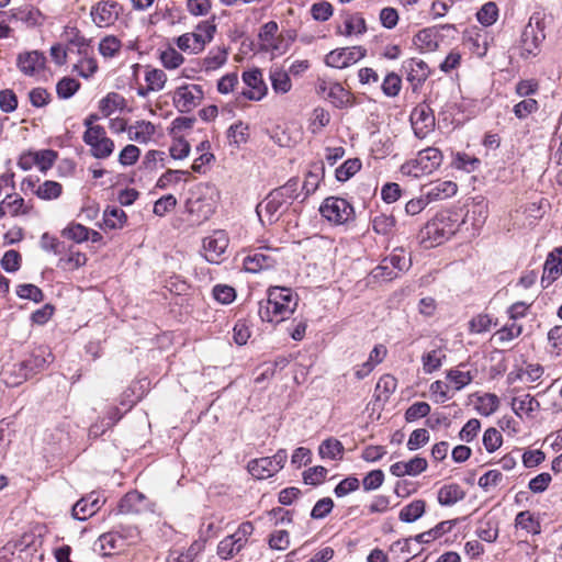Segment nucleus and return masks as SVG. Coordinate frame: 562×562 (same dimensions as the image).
Listing matches in <instances>:
<instances>
[{
	"instance_id": "nucleus-19",
	"label": "nucleus",
	"mask_w": 562,
	"mask_h": 562,
	"mask_svg": "<svg viewBox=\"0 0 562 562\" xmlns=\"http://www.w3.org/2000/svg\"><path fill=\"white\" fill-rule=\"evenodd\" d=\"M562 274V247L554 248L547 256L541 278L542 288L551 285Z\"/></svg>"
},
{
	"instance_id": "nucleus-23",
	"label": "nucleus",
	"mask_w": 562,
	"mask_h": 562,
	"mask_svg": "<svg viewBox=\"0 0 562 562\" xmlns=\"http://www.w3.org/2000/svg\"><path fill=\"white\" fill-rule=\"evenodd\" d=\"M403 68L406 72L407 80L412 83L413 89H417L428 77L429 69L425 61L411 58L404 63Z\"/></svg>"
},
{
	"instance_id": "nucleus-43",
	"label": "nucleus",
	"mask_w": 562,
	"mask_h": 562,
	"mask_svg": "<svg viewBox=\"0 0 562 562\" xmlns=\"http://www.w3.org/2000/svg\"><path fill=\"white\" fill-rule=\"evenodd\" d=\"M499 406V400L497 395L493 393H485L477 398L476 409L483 416H490L494 414Z\"/></svg>"
},
{
	"instance_id": "nucleus-38",
	"label": "nucleus",
	"mask_w": 562,
	"mask_h": 562,
	"mask_svg": "<svg viewBox=\"0 0 562 562\" xmlns=\"http://www.w3.org/2000/svg\"><path fill=\"white\" fill-rule=\"evenodd\" d=\"M425 508H426L425 501L415 499L401 509V512L398 514V518L401 521H404V522H414L424 515Z\"/></svg>"
},
{
	"instance_id": "nucleus-1",
	"label": "nucleus",
	"mask_w": 562,
	"mask_h": 562,
	"mask_svg": "<svg viewBox=\"0 0 562 562\" xmlns=\"http://www.w3.org/2000/svg\"><path fill=\"white\" fill-rule=\"evenodd\" d=\"M297 306V296L289 288L270 286L267 300L259 302L258 314L261 321L280 323L289 318Z\"/></svg>"
},
{
	"instance_id": "nucleus-8",
	"label": "nucleus",
	"mask_w": 562,
	"mask_h": 562,
	"mask_svg": "<svg viewBox=\"0 0 562 562\" xmlns=\"http://www.w3.org/2000/svg\"><path fill=\"white\" fill-rule=\"evenodd\" d=\"M411 261L406 258L403 249H394L390 256L385 257L381 263L373 270L374 278L392 280L401 272L408 269Z\"/></svg>"
},
{
	"instance_id": "nucleus-55",
	"label": "nucleus",
	"mask_w": 562,
	"mask_h": 562,
	"mask_svg": "<svg viewBox=\"0 0 562 562\" xmlns=\"http://www.w3.org/2000/svg\"><path fill=\"white\" fill-rule=\"evenodd\" d=\"M522 333V326L517 324L515 321L510 324H506L495 333V337L499 342H507L517 337Z\"/></svg>"
},
{
	"instance_id": "nucleus-34",
	"label": "nucleus",
	"mask_w": 562,
	"mask_h": 562,
	"mask_svg": "<svg viewBox=\"0 0 562 562\" xmlns=\"http://www.w3.org/2000/svg\"><path fill=\"white\" fill-rule=\"evenodd\" d=\"M345 448L336 438L325 439L318 447V453L322 459L340 460L342 459Z\"/></svg>"
},
{
	"instance_id": "nucleus-47",
	"label": "nucleus",
	"mask_w": 562,
	"mask_h": 562,
	"mask_svg": "<svg viewBox=\"0 0 562 562\" xmlns=\"http://www.w3.org/2000/svg\"><path fill=\"white\" fill-rule=\"evenodd\" d=\"M86 262L87 256L83 252L70 249L66 257L59 259L58 267L74 270L85 266Z\"/></svg>"
},
{
	"instance_id": "nucleus-33",
	"label": "nucleus",
	"mask_w": 562,
	"mask_h": 562,
	"mask_svg": "<svg viewBox=\"0 0 562 562\" xmlns=\"http://www.w3.org/2000/svg\"><path fill=\"white\" fill-rule=\"evenodd\" d=\"M12 18L21 21L29 27L42 25L45 21V16L41 11L33 7H25L16 10V12L12 14Z\"/></svg>"
},
{
	"instance_id": "nucleus-26",
	"label": "nucleus",
	"mask_w": 562,
	"mask_h": 562,
	"mask_svg": "<svg viewBox=\"0 0 562 562\" xmlns=\"http://www.w3.org/2000/svg\"><path fill=\"white\" fill-rule=\"evenodd\" d=\"M156 132L155 125L148 121H138L127 128L130 140L147 144Z\"/></svg>"
},
{
	"instance_id": "nucleus-24",
	"label": "nucleus",
	"mask_w": 562,
	"mask_h": 562,
	"mask_svg": "<svg viewBox=\"0 0 562 562\" xmlns=\"http://www.w3.org/2000/svg\"><path fill=\"white\" fill-rule=\"evenodd\" d=\"M415 162L422 172L430 173L441 165L442 154L438 148L428 147L418 153Z\"/></svg>"
},
{
	"instance_id": "nucleus-46",
	"label": "nucleus",
	"mask_w": 562,
	"mask_h": 562,
	"mask_svg": "<svg viewBox=\"0 0 562 562\" xmlns=\"http://www.w3.org/2000/svg\"><path fill=\"white\" fill-rule=\"evenodd\" d=\"M124 103V98L119 93H109L99 103V110L102 115L108 117L115 112L116 109L121 108Z\"/></svg>"
},
{
	"instance_id": "nucleus-30",
	"label": "nucleus",
	"mask_w": 562,
	"mask_h": 562,
	"mask_svg": "<svg viewBox=\"0 0 562 562\" xmlns=\"http://www.w3.org/2000/svg\"><path fill=\"white\" fill-rule=\"evenodd\" d=\"M464 496V491L456 483L443 485L438 491V502L442 506H452L463 499Z\"/></svg>"
},
{
	"instance_id": "nucleus-4",
	"label": "nucleus",
	"mask_w": 562,
	"mask_h": 562,
	"mask_svg": "<svg viewBox=\"0 0 562 562\" xmlns=\"http://www.w3.org/2000/svg\"><path fill=\"white\" fill-rule=\"evenodd\" d=\"M218 200V191L210 183H199L191 191L187 200V210L194 215L196 221L209 220L215 212Z\"/></svg>"
},
{
	"instance_id": "nucleus-31",
	"label": "nucleus",
	"mask_w": 562,
	"mask_h": 562,
	"mask_svg": "<svg viewBox=\"0 0 562 562\" xmlns=\"http://www.w3.org/2000/svg\"><path fill=\"white\" fill-rule=\"evenodd\" d=\"M262 50L270 52L271 57L283 55L290 45L285 37H256Z\"/></svg>"
},
{
	"instance_id": "nucleus-37",
	"label": "nucleus",
	"mask_w": 562,
	"mask_h": 562,
	"mask_svg": "<svg viewBox=\"0 0 562 562\" xmlns=\"http://www.w3.org/2000/svg\"><path fill=\"white\" fill-rule=\"evenodd\" d=\"M454 522H456L454 520L441 521L434 528L415 536L414 541H416L418 543H430L434 540H436L437 538L445 535L446 532L450 531L452 529V527L454 526Z\"/></svg>"
},
{
	"instance_id": "nucleus-13",
	"label": "nucleus",
	"mask_w": 562,
	"mask_h": 562,
	"mask_svg": "<svg viewBox=\"0 0 562 562\" xmlns=\"http://www.w3.org/2000/svg\"><path fill=\"white\" fill-rule=\"evenodd\" d=\"M228 236L225 231H214L203 239V256L211 263H220L228 247Z\"/></svg>"
},
{
	"instance_id": "nucleus-3",
	"label": "nucleus",
	"mask_w": 562,
	"mask_h": 562,
	"mask_svg": "<svg viewBox=\"0 0 562 562\" xmlns=\"http://www.w3.org/2000/svg\"><path fill=\"white\" fill-rule=\"evenodd\" d=\"M460 224L448 212L438 213L420 232V241L426 248L441 245L453 236Z\"/></svg>"
},
{
	"instance_id": "nucleus-32",
	"label": "nucleus",
	"mask_w": 562,
	"mask_h": 562,
	"mask_svg": "<svg viewBox=\"0 0 562 562\" xmlns=\"http://www.w3.org/2000/svg\"><path fill=\"white\" fill-rule=\"evenodd\" d=\"M99 546L103 555H111L113 551L121 550L123 547V535L113 530L99 537Z\"/></svg>"
},
{
	"instance_id": "nucleus-10",
	"label": "nucleus",
	"mask_w": 562,
	"mask_h": 562,
	"mask_svg": "<svg viewBox=\"0 0 562 562\" xmlns=\"http://www.w3.org/2000/svg\"><path fill=\"white\" fill-rule=\"evenodd\" d=\"M204 92L199 85H183L175 90L172 101L181 113H189L198 108L203 101Z\"/></svg>"
},
{
	"instance_id": "nucleus-11",
	"label": "nucleus",
	"mask_w": 562,
	"mask_h": 562,
	"mask_svg": "<svg viewBox=\"0 0 562 562\" xmlns=\"http://www.w3.org/2000/svg\"><path fill=\"white\" fill-rule=\"evenodd\" d=\"M316 91L338 109H344L351 104V93L340 83L318 78Z\"/></svg>"
},
{
	"instance_id": "nucleus-44",
	"label": "nucleus",
	"mask_w": 562,
	"mask_h": 562,
	"mask_svg": "<svg viewBox=\"0 0 562 562\" xmlns=\"http://www.w3.org/2000/svg\"><path fill=\"white\" fill-rule=\"evenodd\" d=\"M0 203L2 204L5 212L11 216H18L20 214L27 213V211L24 209V199L19 194H8Z\"/></svg>"
},
{
	"instance_id": "nucleus-27",
	"label": "nucleus",
	"mask_w": 562,
	"mask_h": 562,
	"mask_svg": "<svg viewBox=\"0 0 562 562\" xmlns=\"http://www.w3.org/2000/svg\"><path fill=\"white\" fill-rule=\"evenodd\" d=\"M127 222L126 213L116 206H108L103 212V224L101 227L108 229H121Z\"/></svg>"
},
{
	"instance_id": "nucleus-45",
	"label": "nucleus",
	"mask_w": 562,
	"mask_h": 562,
	"mask_svg": "<svg viewBox=\"0 0 562 562\" xmlns=\"http://www.w3.org/2000/svg\"><path fill=\"white\" fill-rule=\"evenodd\" d=\"M361 161L358 158L346 160L341 166L336 169V179L340 182L349 180L361 169Z\"/></svg>"
},
{
	"instance_id": "nucleus-48",
	"label": "nucleus",
	"mask_w": 562,
	"mask_h": 562,
	"mask_svg": "<svg viewBox=\"0 0 562 562\" xmlns=\"http://www.w3.org/2000/svg\"><path fill=\"white\" fill-rule=\"evenodd\" d=\"M159 59L167 69H176L184 61L183 56L172 47L162 49L159 54Z\"/></svg>"
},
{
	"instance_id": "nucleus-2",
	"label": "nucleus",
	"mask_w": 562,
	"mask_h": 562,
	"mask_svg": "<svg viewBox=\"0 0 562 562\" xmlns=\"http://www.w3.org/2000/svg\"><path fill=\"white\" fill-rule=\"evenodd\" d=\"M297 190L299 180L296 178H292L285 184L272 190L263 203L256 209L260 221L265 223V218H267L270 224L274 223L291 202L297 198Z\"/></svg>"
},
{
	"instance_id": "nucleus-22",
	"label": "nucleus",
	"mask_w": 562,
	"mask_h": 562,
	"mask_svg": "<svg viewBox=\"0 0 562 562\" xmlns=\"http://www.w3.org/2000/svg\"><path fill=\"white\" fill-rule=\"evenodd\" d=\"M428 467L427 460L422 457H414L407 462H396L391 465L390 472L397 477L409 475L416 476L424 471H426Z\"/></svg>"
},
{
	"instance_id": "nucleus-52",
	"label": "nucleus",
	"mask_w": 562,
	"mask_h": 562,
	"mask_svg": "<svg viewBox=\"0 0 562 562\" xmlns=\"http://www.w3.org/2000/svg\"><path fill=\"white\" fill-rule=\"evenodd\" d=\"M498 16V8L494 2H487L477 11V21L485 26H490L496 22Z\"/></svg>"
},
{
	"instance_id": "nucleus-61",
	"label": "nucleus",
	"mask_w": 562,
	"mask_h": 562,
	"mask_svg": "<svg viewBox=\"0 0 562 562\" xmlns=\"http://www.w3.org/2000/svg\"><path fill=\"white\" fill-rule=\"evenodd\" d=\"M516 49L518 50V55L524 58L536 56L539 49L538 37H521L519 46H517Z\"/></svg>"
},
{
	"instance_id": "nucleus-49",
	"label": "nucleus",
	"mask_w": 562,
	"mask_h": 562,
	"mask_svg": "<svg viewBox=\"0 0 562 562\" xmlns=\"http://www.w3.org/2000/svg\"><path fill=\"white\" fill-rule=\"evenodd\" d=\"M538 109L539 103L536 99L525 98L514 105L513 112L517 119L525 120L532 113H536Z\"/></svg>"
},
{
	"instance_id": "nucleus-41",
	"label": "nucleus",
	"mask_w": 562,
	"mask_h": 562,
	"mask_svg": "<svg viewBox=\"0 0 562 562\" xmlns=\"http://www.w3.org/2000/svg\"><path fill=\"white\" fill-rule=\"evenodd\" d=\"M147 90L153 92L161 91L167 82V75L164 70L157 68H147L145 74Z\"/></svg>"
},
{
	"instance_id": "nucleus-51",
	"label": "nucleus",
	"mask_w": 562,
	"mask_h": 562,
	"mask_svg": "<svg viewBox=\"0 0 562 562\" xmlns=\"http://www.w3.org/2000/svg\"><path fill=\"white\" fill-rule=\"evenodd\" d=\"M548 351L555 357L562 355V325L554 326L549 330Z\"/></svg>"
},
{
	"instance_id": "nucleus-50",
	"label": "nucleus",
	"mask_w": 562,
	"mask_h": 562,
	"mask_svg": "<svg viewBox=\"0 0 562 562\" xmlns=\"http://www.w3.org/2000/svg\"><path fill=\"white\" fill-rule=\"evenodd\" d=\"M395 227V218L392 215L379 214L372 220V228L376 234L389 235Z\"/></svg>"
},
{
	"instance_id": "nucleus-6",
	"label": "nucleus",
	"mask_w": 562,
	"mask_h": 562,
	"mask_svg": "<svg viewBox=\"0 0 562 562\" xmlns=\"http://www.w3.org/2000/svg\"><path fill=\"white\" fill-rule=\"evenodd\" d=\"M288 459L285 449H280L272 457L254 459L248 462V472L257 480H265L273 476L284 465Z\"/></svg>"
},
{
	"instance_id": "nucleus-39",
	"label": "nucleus",
	"mask_w": 562,
	"mask_h": 562,
	"mask_svg": "<svg viewBox=\"0 0 562 562\" xmlns=\"http://www.w3.org/2000/svg\"><path fill=\"white\" fill-rule=\"evenodd\" d=\"M249 137V126L248 124L238 121L231 125L227 130V138L229 145L235 147H239L241 144L247 143Z\"/></svg>"
},
{
	"instance_id": "nucleus-62",
	"label": "nucleus",
	"mask_w": 562,
	"mask_h": 562,
	"mask_svg": "<svg viewBox=\"0 0 562 562\" xmlns=\"http://www.w3.org/2000/svg\"><path fill=\"white\" fill-rule=\"evenodd\" d=\"M330 121L329 113L323 108H316L313 111L310 128L313 134L321 132Z\"/></svg>"
},
{
	"instance_id": "nucleus-58",
	"label": "nucleus",
	"mask_w": 562,
	"mask_h": 562,
	"mask_svg": "<svg viewBox=\"0 0 562 562\" xmlns=\"http://www.w3.org/2000/svg\"><path fill=\"white\" fill-rule=\"evenodd\" d=\"M64 235L76 243H83L89 239L90 229L81 224L72 223L64 231Z\"/></svg>"
},
{
	"instance_id": "nucleus-9",
	"label": "nucleus",
	"mask_w": 562,
	"mask_h": 562,
	"mask_svg": "<svg viewBox=\"0 0 562 562\" xmlns=\"http://www.w3.org/2000/svg\"><path fill=\"white\" fill-rule=\"evenodd\" d=\"M82 139L90 147L91 155L97 159L108 158L114 150V142L106 136L103 126H95V128L86 131Z\"/></svg>"
},
{
	"instance_id": "nucleus-36",
	"label": "nucleus",
	"mask_w": 562,
	"mask_h": 562,
	"mask_svg": "<svg viewBox=\"0 0 562 562\" xmlns=\"http://www.w3.org/2000/svg\"><path fill=\"white\" fill-rule=\"evenodd\" d=\"M458 191L457 183L452 181H440L437 183H434L431 188L427 191V198L429 201L435 200H443L447 198H450L454 195Z\"/></svg>"
},
{
	"instance_id": "nucleus-53",
	"label": "nucleus",
	"mask_w": 562,
	"mask_h": 562,
	"mask_svg": "<svg viewBox=\"0 0 562 562\" xmlns=\"http://www.w3.org/2000/svg\"><path fill=\"white\" fill-rule=\"evenodd\" d=\"M402 88V79L395 72H390L385 76L381 89L386 97L394 98L398 95Z\"/></svg>"
},
{
	"instance_id": "nucleus-29",
	"label": "nucleus",
	"mask_w": 562,
	"mask_h": 562,
	"mask_svg": "<svg viewBox=\"0 0 562 562\" xmlns=\"http://www.w3.org/2000/svg\"><path fill=\"white\" fill-rule=\"evenodd\" d=\"M463 368H465V364L460 363L457 368L447 371L446 378L453 385L456 391L462 390L474 379L475 373L464 371Z\"/></svg>"
},
{
	"instance_id": "nucleus-63",
	"label": "nucleus",
	"mask_w": 562,
	"mask_h": 562,
	"mask_svg": "<svg viewBox=\"0 0 562 562\" xmlns=\"http://www.w3.org/2000/svg\"><path fill=\"white\" fill-rule=\"evenodd\" d=\"M227 60V50L222 47H217L209 53L204 59L206 69H216L224 65Z\"/></svg>"
},
{
	"instance_id": "nucleus-35",
	"label": "nucleus",
	"mask_w": 562,
	"mask_h": 562,
	"mask_svg": "<svg viewBox=\"0 0 562 562\" xmlns=\"http://www.w3.org/2000/svg\"><path fill=\"white\" fill-rule=\"evenodd\" d=\"M446 359V352L442 348H436L422 356L423 370L426 374H430L440 369L443 360Z\"/></svg>"
},
{
	"instance_id": "nucleus-17",
	"label": "nucleus",
	"mask_w": 562,
	"mask_h": 562,
	"mask_svg": "<svg viewBox=\"0 0 562 562\" xmlns=\"http://www.w3.org/2000/svg\"><path fill=\"white\" fill-rule=\"evenodd\" d=\"M53 359L54 357L47 348L40 347L35 349L30 359L20 364L22 379L26 380L33 374L44 370L49 363L53 362Z\"/></svg>"
},
{
	"instance_id": "nucleus-64",
	"label": "nucleus",
	"mask_w": 562,
	"mask_h": 562,
	"mask_svg": "<svg viewBox=\"0 0 562 562\" xmlns=\"http://www.w3.org/2000/svg\"><path fill=\"white\" fill-rule=\"evenodd\" d=\"M429 438H430V436H429V432L427 429H425V428L415 429L408 438L407 449L409 451H415V450L422 448L423 446H425L429 441Z\"/></svg>"
},
{
	"instance_id": "nucleus-56",
	"label": "nucleus",
	"mask_w": 562,
	"mask_h": 562,
	"mask_svg": "<svg viewBox=\"0 0 562 562\" xmlns=\"http://www.w3.org/2000/svg\"><path fill=\"white\" fill-rule=\"evenodd\" d=\"M57 154L52 149H44L34 153L35 166L46 172L54 165Z\"/></svg>"
},
{
	"instance_id": "nucleus-16",
	"label": "nucleus",
	"mask_w": 562,
	"mask_h": 562,
	"mask_svg": "<svg viewBox=\"0 0 562 562\" xmlns=\"http://www.w3.org/2000/svg\"><path fill=\"white\" fill-rule=\"evenodd\" d=\"M37 179L32 177L25 178L21 183L22 191H31L41 200H55L60 196L63 187L57 181L46 180L43 183L36 186Z\"/></svg>"
},
{
	"instance_id": "nucleus-12",
	"label": "nucleus",
	"mask_w": 562,
	"mask_h": 562,
	"mask_svg": "<svg viewBox=\"0 0 562 562\" xmlns=\"http://www.w3.org/2000/svg\"><path fill=\"white\" fill-rule=\"evenodd\" d=\"M367 54L362 46L337 48L325 56V64L333 68H346L362 59Z\"/></svg>"
},
{
	"instance_id": "nucleus-21",
	"label": "nucleus",
	"mask_w": 562,
	"mask_h": 562,
	"mask_svg": "<svg viewBox=\"0 0 562 562\" xmlns=\"http://www.w3.org/2000/svg\"><path fill=\"white\" fill-rule=\"evenodd\" d=\"M102 504L103 502L100 499L99 495L91 493L79 499L72 506V517L78 520H86L88 517L94 515L101 508Z\"/></svg>"
},
{
	"instance_id": "nucleus-25",
	"label": "nucleus",
	"mask_w": 562,
	"mask_h": 562,
	"mask_svg": "<svg viewBox=\"0 0 562 562\" xmlns=\"http://www.w3.org/2000/svg\"><path fill=\"white\" fill-rule=\"evenodd\" d=\"M274 262L276 260L272 256L263 252L261 249H257L245 257L244 267L246 271L256 273L273 267Z\"/></svg>"
},
{
	"instance_id": "nucleus-18",
	"label": "nucleus",
	"mask_w": 562,
	"mask_h": 562,
	"mask_svg": "<svg viewBox=\"0 0 562 562\" xmlns=\"http://www.w3.org/2000/svg\"><path fill=\"white\" fill-rule=\"evenodd\" d=\"M119 3L114 1H102L91 9L90 15L95 25L103 27L113 24L119 16Z\"/></svg>"
},
{
	"instance_id": "nucleus-14",
	"label": "nucleus",
	"mask_w": 562,
	"mask_h": 562,
	"mask_svg": "<svg viewBox=\"0 0 562 562\" xmlns=\"http://www.w3.org/2000/svg\"><path fill=\"white\" fill-rule=\"evenodd\" d=\"M243 81L246 88L243 89L240 95L237 98V102H240V98L260 101L267 93V86L262 78V72L259 69H251L244 71Z\"/></svg>"
},
{
	"instance_id": "nucleus-5",
	"label": "nucleus",
	"mask_w": 562,
	"mask_h": 562,
	"mask_svg": "<svg viewBox=\"0 0 562 562\" xmlns=\"http://www.w3.org/2000/svg\"><path fill=\"white\" fill-rule=\"evenodd\" d=\"M254 529L252 522H241L233 535H229L220 541L217 546L218 557L223 560H228L240 552L248 542V538L254 532Z\"/></svg>"
},
{
	"instance_id": "nucleus-20",
	"label": "nucleus",
	"mask_w": 562,
	"mask_h": 562,
	"mask_svg": "<svg viewBox=\"0 0 562 562\" xmlns=\"http://www.w3.org/2000/svg\"><path fill=\"white\" fill-rule=\"evenodd\" d=\"M45 56L37 50L26 52L18 56L16 65L25 76H35L45 67Z\"/></svg>"
},
{
	"instance_id": "nucleus-15",
	"label": "nucleus",
	"mask_w": 562,
	"mask_h": 562,
	"mask_svg": "<svg viewBox=\"0 0 562 562\" xmlns=\"http://www.w3.org/2000/svg\"><path fill=\"white\" fill-rule=\"evenodd\" d=\"M411 123L414 134L423 139L435 126V115L432 109L426 104H418L411 113Z\"/></svg>"
},
{
	"instance_id": "nucleus-54",
	"label": "nucleus",
	"mask_w": 562,
	"mask_h": 562,
	"mask_svg": "<svg viewBox=\"0 0 562 562\" xmlns=\"http://www.w3.org/2000/svg\"><path fill=\"white\" fill-rule=\"evenodd\" d=\"M79 87L80 83L76 79L64 77L57 82L56 92L60 99H68L77 92Z\"/></svg>"
},
{
	"instance_id": "nucleus-28",
	"label": "nucleus",
	"mask_w": 562,
	"mask_h": 562,
	"mask_svg": "<svg viewBox=\"0 0 562 562\" xmlns=\"http://www.w3.org/2000/svg\"><path fill=\"white\" fill-rule=\"evenodd\" d=\"M512 408L519 417H521L522 414L531 416L532 413L540 409V403L530 394H524L522 396H516L513 398Z\"/></svg>"
},
{
	"instance_id": "nucleus-59",
	"label": "nucleus",
	"mask_w": 562,
	"mask_h": 562,
	"mask_svg": "<svg viewBox=\"0 0 562 562\" xmlns=\"http://www.w3.org/2000/svg\"><path fill=\"white\" fill-rule=\"evenodd\" d=\"M430 413V405L426 402H416L405 412V420L413 423L419 418L426 417Z\"/></svg>"
},
{
	"instance_id": "nucleus-7",
	"label": "nucleus",
	"mask_w": 562,
	"mask_h": 562,
	"mask_svg": "<svg viewBox=\"0 0 562 562\" xmlns=\"http://www.w3.org/2000/svg\"><path fill=\"white\" fill-rule=\"evenodd\" d=\"M319 212L323 217L335 225L345 224L353 217L352 205L347 200L336 196L325 199Z\"/></svg>"
},
{
	"instance_id": "nucleus-42",
	"label": "nucleus",
	"mask_w": 562,
	"mask_h": 562,
	"mask_svg": "<svg viewBox=\"0 0 562 562\" xmlns=\"http://www.w3.org/2000/svg\"><path fill=\"white\" fill-rule=\"evenodd\" d=\"M212 37H177L178 47L186 53L198 54Z\"/></svg>"
},
{
	"instance_id": "nucleus-40",
	"label": "nucleus",
	"mask_w": 562,
	"mask_h": 562,
	"mask_svg": "<svg viewBox=\"0 0 562 562\" xmlns=\"http://www.w3.org/2000/svg\"><path fill=\"white\" fill-rule=\"evenodd\" d=\"M515 526L516 528L526 530V532L531 535H537L540 532V522L529 510H524L517 514L515 518Z\"/></svg>"
},
{
	"instance_id": "nucleus-60",
	"label": "nucleus",
	"mask_w": 562,
	"mask_h": 562,
	"mask_svg": "<svg viewBox=\"0 0 562 562\" xmlns=\"http://www.w3.org/2000/svg\"><path fill=\"white\" fill-rule=\"evenodd\" d=\"M270 79L273 90L278 93H286L292 87L291 79L284 71L271 72Z\"/></svg>"
},
{
	"instance_id": "nucleus-57",
	"label": "nucleus",
	"mask_w": 562,
	"mask_h": 562,
	"mask_svg": "<svg viewBox=\"0 0 562 562\" xmlns=\"http://www.w3.org/2000/svg\"><path fill=\"white\" fill-rule=\"evenodd\" d=\"M493 319L487 314H479L469 322V330L471 334H483L491 329Z\"/></svg>"
}]
</instances>
